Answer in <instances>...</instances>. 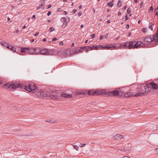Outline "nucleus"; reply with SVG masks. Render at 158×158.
<instances>
[{
	"label": "nucleus",
	"instance_id": "a18cd8bd",
	"mask_svg": "<svg viewBox=\"0 0 158 158\" xmlns=\"http://www.w3.org/2000/svg\"><path fill=\"white\" fill-rule=\"evenodd\" d=\"M95 36V35L94 34H93L90 35V37H91L92 39L94 38Z\"/></svg>",
	"mask_w": 158,
	"mask_h": 158
},
{
	"label": "nucleus",
	"instance_id": "5701e85b",
	"mask_svg": "<svg viewBox=\"0 0 158 158\" xmlns=\"http://www.w3.org/2000/svg\"><path fill=\"white\" fill-rule=\"evenodd\" d=\"M149 85H149L148 84H147L145 85V86H146V90H147L148 92H149L151 91L152 89V87H151V86H150Z\"/></svg>",
	"mask_w": 158,
	"mask_h": 158
},
{
	"label": "nucleus",
	"instance_id": "052dcab7",
	"mask_svg": "<svg viewBox=\"0 0 158 158\" xmlns=\"http://www.w3.org/2000/svg\"><path fill=\"white\" fill-rule=\"evenodd\" d=\"M82 13L81 11L79 12L78 14V17H80Z\"/></svg>",
	"mask_w": 158,
	"mask_h": 158
},
{
	"label": "nucleus",
	"instance_id": "603ef678",
	"mask_svg": "<svg viewBox=\"0 0 158 158\" xmlns=\"http://www.w3.org/2000/svg\"><path fill=\"white\" fill-rule=\"evenodd\" d=\"M127 5H126L123 7L122 8V9L123 10H125L127 8Z\"/></svg>",
	"mask_w": 158,
	"mask_h": 158
},
{
	"label": "nucleus",
	"instance_id": "aec40b11",
	"mask_svg": "<svg viewBox=\"0 0 158 158\" xmlns=\"http://www.w3.org/2000/svg\"><path fill=\"white\" fill-rule=\"evenodd\" d=\"M64 51L62 50H60L57 52V54L63 57V54Z\"/></svg>",
	"mask_w": 158,
	"mask_h": 158
},
{
	"label": "nucleus",
	"instance_id": "8fccbe9b",
	"mask_svg": "<svg viewBox=\"0 0 158 158\" xmlns=\"http://www.w3.org/2000/svg\"><path fill=\"white\" fill-rule=\"evenodd\" d=\"M104 38V36L103 35H101L100 36L99 39L100 40H102L103 38Z\"/></svg>",
	"mask_w": 158,
	"mask_h": 158
},
{
	"label": "nucleus",
	"instance_id": "c03bdc74",
	"mask_svg": "<svg viewBox=\"0 0 158 158\" xmlns=\"http://www.w3.org/2000/svg\"><path fill=\"white\" fill-rule=\"evenodd\" d=\"M52 6L51 4H49L47 6L46 8V9H48L49 8H50L52 7Z\"/></svg>",
	"mask_w": 158,
	"mask_h": 158
},
{
	"label": "nucleus",
	"instance_id": "20e7f679",
	"mask_svg": "<svg viewBox=\"0 0 158 158\" xmlns=\"http://www.w3.org/2000/svg\"><path fill=\"white\" fill-rule=\"evenodd\" d=\"M157 33H156L153 35H147L143 39V41L148 43V44H151L153 42L158 43V40L157 37Z\"/></svg>",
	"mask_w": 158,
	"mask_h": 158
},
{
	"label": "nucleus",
	"instance_id": "4be33fe9",
	"mask_svg": "<svg viewBox=\"0 0 158 158\" xmlns=\"http://www.w3.org/2000/svg\"><path fill=\"white\" fill-rule=\"evenodd\" d=\"M91 48H90V50H92L93 49L96 50L99 49V48H98V45H92L91 46Z\"/></svg>",
	"mask_w": 158,
	"mask_h": 158
},
{
	"label": "nucleus",
	"instance_id": "338daca9",
	"mask_svg": "<svg viewBox=\"0 0 158 158\" xmlns=\"http://www.w3.org/2000/svg\"><path fill=\"white\" fill-rule=\"evenodd\" d=\"M92 10H93L92 11H93V13L94 14L95 12V9H94V8H93Z\"/></svg>",
	"mask_w": 158,
	"mask_h": 158
},
{
	"label": "nucleus",
	"instance_id": "393cba45",
	"mask_svg": "<svg viewBox=\"0 0 158 158\" xmlns=\"http://www.w3.org/2000/svg\"><path fill=\"white\" fill-rule=\"evenodd\" d=\"M49 97L51 98H52V99H55V100H57L58 99L57 96L51 94H50V95L49 96Z\"/></svg>",
	"mask_w": 158,
	"mask_h": 158
},
{
	"label": "nucleus",
	"instance_id": "423d86ee",
	"mask_svg": "<svg viewBox=\"0 0 158 158\" xmlns=\"http://www.w3.org/2000/svg\"><path fill=\"white\" fill-rule=\"evenodd\" d=\"M118 47H116L113 44H109L105 46H104V49L107 50H113L114 49H118Z\"/></svg>",
	"mask_w": 158,
	"mask_h": 158
},
{
	"label": "nucleus",
	"instance_id": "79ce46f5",
	"mask_svg": "<svg viewBox=\"0 0 158 158\" xmlns=\"http://www.w3.org/2000/svg\"><path fill=\"white\" fill-rule=\"evenodd\" d=\"M143 3V1L140 4V8H142Z\"/></svg>",
	"mask_w": 158,
	"mask_h": 158
},
{
	"label": "nucleus",
	"instance_id": "72a5a7b5",
	"mask_svg": "<svg viewBox=\"0 0 158 158\" xmlns=\"http://www.w3.org/2000/svg\"><path fill=\"white\" fill-rule=\"evenodd\" d=\"M150 24V23L149 24ZM148 28L149 29H150L151 30H152V31L153 30V27H152V25L149 24L148 25Z\"/></svg>",
	"mask_w": 158,
	"mask_h": 158
},
{
	"label": "nucleus",
	"instance_id": "864d4df0",
	"mask_svg": "<svg viewBox=\"0 0 158 158\" xmlns=\"http://www.w3.org/2000/svg\"><path fill=\"white\" fill-rule=\"evenodd\" d=\"M77 9H74L72 11V12L73 13V14H74L77 12Z\"/></svg>",
	"mask_w": 158,
	"mask_h": 158
},
{
	"label": "nucleus",
	"instance_id": "6e6d98bb",
	"mask_svg": "<svg viewBox=\"0 0 158 158\" xmlns=\"http://www.w3.org/2000/svg\"><path fill=\"white\" fill-rule=\"evenodd\" d=\"M130 27L129 25L128 24H127L126 27V28L127 29H128Z\"/></svg>",
	"mask_w": 158,
	"mask_h": 158
},
{
	"label": "nucleus",
	"instance_id": "f704fd0d",
	"mask_svg": "<svg viewBox=\"0 0 158 158\" xmlns=\"http://www.w3.org/2000/svg\"><path fill=\"white\" fill-rule=\"evenodd\" d=\"M138 94H139V96H143V95H144L145 94H144V92H139L138 93Z\"/></svg>",
	"mask_w": 158,
	"mask_h": 158
},
{
	"label": "nucleus",
	"instance_id": "2eb2a0df",
	"mask_svg": "<svg viewBox=\"0 0 158 158\" xmlns=\"http://www.w3.org/2000/svg\"><path fill=\"white\" fill-rule=\"evenodd\" d=\"M141 89L140 90V91L141 92H144V94L146 93V86H145V85H144V84H141Z\"/></svg>",
	"mask_w": 158,
	"mask_h": 158
},
{
	"label": "nucleus",
	"instance_id": "b1692460",
	"mask_svg": "<svg viewBox=\"0 0 158 158\" xmlns=\"http://www.w3.org/2000/svg\"><path fill=\"white\" fill-rule=\"evenodd\" d=\"M114 2V0H112V1L107 3V5L110 7H112L114 5V3L112 2Z\"/></svg>",
	"mask_w": 158,
	"mask_h": 158
},
{
	"label": "nucleus",
	"instance_id": "f257e3e1",
	"mask_svg": "<svg viewBox=\"0 0 158 158\" xmlns=\"http://www.w3.org/2000/svg\"><path fill=\"white\" fill-rule=\"evenodd\" d=\"M85 91L77 92L73 94L74 96L81 95L82 97L85 96H88V95L94 96L102 95L104 96H114L118 97V94H119V90H113L110 92L107 91L105 90H93L89 89L86 92Z\"/></svg>",
	"mask_w": 158,
	"mask_h": 158
},
{
	"label": "nucleus",
	"instance_id": "680f3d73",
	"mask_svg": "<svg viewBox=\"0 0 158 158\" xmlns=\"http://www.w3.org/2000/svg\"><path fill=\"white\" fill-rule=\"evenodd\" d=\"M45 3L43 2L41 4H40L39 5H40L41 6H44L45 5Z\"/></svg>",
	"mask_w": 158,
	"mask_h": 158
},
{
	"label": "nucleus",
	"instance_id": "7c9ffc66",
	"mask_svg": "<svg viewBox=\"0 0 158 158\" xmlns=\"http://www.w3.org/2000/svg\"><path fill=\"white\" fill-rule=\"evenodd\" d=\"M98 48L99 49H104V46L102 45H98Z\"/></svg>",
	"mask_w": 158,
	"mask_h": 158
},
{
	"label": "nucleus",
	"instance_id": "37998d69",
	"mask_svg": "<svg viewBox=\"0 0 158 158\" xmlns=\"http://www.w3.org/2000/svg\"><path fill=\"white\" fill-rule=\"evenodd\" d=\"M77 50H78V49H76L74 51V52H73V54H74L76 53H77L78 52Z\"/></svg>",
	"mask_w": 158,
	"mask_h": 158
},
{
	"label": "nucleus",
	"instance_id": "6ab92c4d",
	"mask_svg": "<svg viewBox=\"0 0 158 158\" xmlns=\"http://www.w3.org/2000/svg\"><path fill=\"white\" fill-rule=\"evenodd\" d=\"M69 53V52L68 49H65L64 51L63 54V57H67Z\"/></svg>",
	"mask_w": 158,
	"mask_h": 158
},
{
	"label": "nucleus",
	"instance_id": "f8f14e48",
	"mask_svg": "<svg viewBox=\"0 0 158 158\" xmlns=\"http://www.w3.org/2000/svg\"><path fill=\"white\" fill-rule=\"evenodd\" d=\"M61 96L65 98H70L72 97V94H67L66 93H62L61 94Z\"/></svg>",
	"mask_w": 158,
	"mask_h": 158
},
{
	"label": "nucleus",
	"instance_id": "c9c22d12",
	"mask_svg": "<svg viewBox=\"0 0 158 158\" xmlns=\"http://www.w3.org/2000/svg\"><path fill=\"white\" fill-rule=\"evenodd\" d=\"M142 31L144 33H145L147 32L146 28L145 27H143L142 29Z\"/></svg>",
	"mask_w": 158,
	"mask_h": 158
},
{
	"label": "nucleus",
	"instance_id": "f03ea898",
	"mask_svg": "<svg viewBox=\"0 0 158 158\" xmlns=\"http://www.w3.org/2000/svg\"><path fill=\"white\" fill-rule=\"evenodd\" d=\"M3 87L11 91L18 88L22 89L24 87L25 90L32 93L35 92L37 88L35 85L29 84L27 85H25L23 83H20L18 82L13 81L6 83L3 85Z\"/></svg>",
	"mask_w": 158,
	"mask_h": 158
},
{
	"label": "nucleus",
	"instance_id": "13d9d810",
	"mask_svg": "<svg viewBox=\"0 0 158 158\" xmlns=\"http://www.w3.org/2000/svg\"><path fill=\"white\" fill-rule=\"evenodd\" d=\"M3 44H4V46H8V45H9V44L7 43H6V42H3Z\"/></svg>",
	"mask_w": 158,
	"mask_h": 158
},
{
	"label": "nucleus",
	"instance_id": "9b49d317",
	"mask_svg": "<svg viewBox=\"0 0 158 158\" xmlns=\"http://www.w3.org/2000/svg\"><path fill=\"white\" fill-rule=\"evenodd\" d=\"M131 90L128 91L126 93L124 94V97H132V94L133 93L131 92Z\"/></svg>",
	"mask_w": 158,
	"mask_h": 158
},
{
	"label": "nucleus",
	"instance_id": "58836bf2",
	"mask_svg": "<svg viewBox=\"0 0 158 158\" xmlns=\"http://www.w3.org/2000/svg\"><path fill=\"white\" fill-rule=\"evenodd\" d=\"M139 94H138V93H137L136 94H132V97H138V96H139Z\"/></svg>",
	"mask_w": 158,
	"mask_h": 158
},
{
	"label": "nucleus",
	"instance_id": "2f4dec72",
	"mask_svg": "<svg viewBox=\"0 0 158 158\" xmlns=\"http://www.w3.org/2000/svg\"><path fill=\"white\" fill-rule=\"evenodd\" d=\"M131 12V9L130 8H128L127 10V14H129Z\"/></svg>",
	"mask_w": 158,
	"mask_h": 158
},
{
	"label": "nucleus",
	"instance_id": "774afa93",
	"mask_svg": "<svg viewBox=\"0 0 158 158\" xmlns=\"http://www.w3.org/2000/svg\"><path fill=\"white\" fill-rule=\"evenodd\" d=\"M156 150V153L158 154V148L155 149Z\"/></svg>",
	"mask_w": 158,
	"mask_h": 158
},
{
	"label": "nucleus",
	"instance_id": "bb28decb",
	"mask_svg": "<svg viewBox=\"0 0 158 158\" xmlns=\"http://www.w3.org/2000/svg\"><path fill=\"white\" fill-rule=\"evenodd\" d=\"M122 2L120 0H119L117 4V6L118 7H120L122 5Z\"/></svg>",
	"mask_w": 158,
	"mask_h": 158
},
{
	"label": "nucleus",
	"instance_id": "39448f33",
	"mask_svg": "<svg viewBox=\"0 0 158 158\" xmlns=\"http://www.w3.org/2000/svg\"><path fill=\"white\" fill-rule=\"evenodd\" d=\"M54 50L52 49L44 48L41 50V54L45 55H52L54 53Z\"/></svg>",
	"mask_w": 158,
	"mask_h": 158
},
{
	"label": "nucleus",
	"instance_id": "3c124183",
	"mask_svg": "<svg viewBox=\"0 0 158 158\" xmlns=\"http://www.w3.org/2000/svg\"><path fill=\"white\" fill-rule=\"evenodd\" d=\"M51 13H52V12L51 11H49L48 13H47V15H48V16H49L51 14Z\"/></svg>",
	"mask_w": 158,
	"mask_h": 158
},
{
	"label": "nucleus",
	"instance_id": "9d476101",
	"mask_svg": "<svg viewBox=\"0 0 158 158\" xmlns=\"http://www.w3.org/2000/svg\"><path fill=\"white\" fill-rule=\"evenodd\" d=\"M35 47H29V49L28 50V54L29 55H35Z\"/></svg>",
	"mask_w": 158,
	"mask_h": 158
},
{
	"label": "nucleus",
	"instance_id": "ddd939ff",
	"mask_svg": "<svg viewBox=\"0 0 158 158\" xmlns=\"http://www.w3.org/2000/svg\"><path fill=\"white\" fill-rule=\"evenodd\" d=\"M29 49V47H20V51L21 52H26L28 53V50Z\"/></svg>",
	"mask_w": 158,
	"mask_h": 158
},
{
	"label": "nucleus",
	"instance_id": "a211bd4d",
	"mask_svg": "<svg viewBox=\"0 0 158 158\" xmlns=\"http://www.w3.org/2000/svg\"><path fill=\"white\" fill-rule=\"evenodd\" d=\"M66 18H68V19L69 20L68 21H67L66 22H65L63 23V24L62 25V28H64L67 26V25L68 24V23L70 21V18L69 17H66Z\"/></svg>",
	"mask_w": 158,
	"mask_h": 158
},
{
	"label": "nucleus",
	"instance_id": "412c9836",
	"mask_svg": "<svg viewBox=\"0 0 158 158\" xmlns=\"http://www.w3.org/2000/svg\"><path fill=\"white\" fill-rule=\"evenodd\" d=\"M130 144H125L124 145V148L126 150H130L131 149Z\"/></svg>",
	"mask_w": 158,
	"mask_h": 158
},
{
	"label": "nucleus",
	"instance_id": "49530a36",
	"mask_svg": "<svg viewBox=\"0 0 158 158\" xmlns=\"http://www.w3.org/2000/svg\"><path fill=\"white\" fill-rule=\"evenodd\" d=\"M125 20L127 21L129 19V18L128 17V16L127 15H126L125 16Z\"/></svg>",
	"mask_w": 158,
	"mask_h": 158
},
{
	"label": "nucleus",
	"instance_id": "a878e982",
	"mask_svg": "<svg viewBox=\"0 0 158 158\" xmlns=\"http://www.w3.org/2000/svg\"><path fill=\"white\" fill-rule=\"evenodd\" d=\"M119 94H118V97L119 98L123 95V94L124 93V92L119 90Z\"/></svg>",
	"mask_w": 158,
	"mask_h": 158
},
{
	"label": "nucleus",
	"instance_id": "5fc2aeb1",
	"mask_svg": "<svg viewBox=\"0 0 158 158\" xmlns=\"http://www.w3.org/2000/svg\"><path fill=\"white\" fill-rule=\"evenodd\" d=\"M39 34V32H36L34 35V36H36Z\"/></svg>",
	"mask_w": 158,
	"mask_h": 158
},
{
	"label": "nucleus",
	"instance_id": "09e8293b",
	"mask_svg": "<svg viewBox=\"0 0 158 158\" xmlns=\"http://www.w3.org/2000/svg\"><path fill=\"white\" fill-rule=\"evenodd\" d=\"M150 11L152 12L153 10V8L152 6H151L150 9Z\"/></svg>",
	"mask_w": 158,
	"mask_h": 158
},
{
	"label": "nucleus",
	"instance_id": "f3484780",
	"mask_svg": "<svg viewBox=\"0 0 158 158\" xmlns=\"http://www.w3.org/2000/svg\"><path fill=\"white\" fill-rule=\"evenodd\" d=\"M90 48H91V46L81 47V48L82 49L83 51H84L86 52L90 50Z\"/></svg>",
	"mask_w": 158,
	"mask_h": 158
},
{
	"label": "nucleus",
	"instance_id": "4468645a",
	"mask_svg": "<svg viewBox=\"0 0 158 158\" xmlns=\"http://www.w3.org/2000/svg\"><path fill=\"white\" fill-rule=\"evenodd\" d=\"M41 48L39 47L35 48V54H41Z\"/></svg>",
	"mask_w": 158,
	"mask_h": 158
},
{
	"label": "nucleus",
	"instance_id": "cd10ccee",
	"mask_svg": "<svg viewBox=\"0 0 158 158\" xmlns=\"http://www.w3.org/2000/svg\"><path fill=\"white\" fill-rule=\"evenodd\" d=\"M45 121L51 123H53L55 122V121L53 119H48L47 120H46Z\"/></svg>",
	"mask_w": 158,
	"mask_h": 158
},
{
	"label": "nucleus",
	"instance_id": "0e129e2a",
	"mask_svg": "<svg viewBox=\"0 0 158 158\" xmlns=\"http://www.w3.org/2000/svg\"><path fill=\"white\" fill-rule=\"evenodd\" d=\"M59 44L60 45H63V43L62 42V41H60V42H59Z\"/></svg>",
	"mask_w": 158,
	"mask_h": 158
},
{
	"label": "nucleus",
	"instance_id": "a19ab883",
	"mask_svg": "<svg viewBox=\"0 0 158 158\" xmlns=\"http://www.w3.org/2000/svg\"><path fill=\"white\" fill-rule=\"evenodd\" d=\"M109 34V33H106V34L104 35L103 36H104V38H105V39L107 38Z\"/></svg>",
	"mask_w": 158,
	"mask_h": 158
},
{
	"label": "nucleus",
	"instance_id": "7ed1b4c3",
	"mask_svg": "<svg viewBox=\"0 0 158 158\" xmlns=\"http://www.w3.org/2000/svg\"><path fill=\"white\" fill-rule=\"evenodd\" d=\"M139 41L133 40L131 41H127L123 44L121 43H119L118 44H119V45L120 46L121 48H125L126 47L128 49H135L145 47V44L142 42L139 43Z\"/></svg>",
	"mask_w": 158,
	"mask_h": 158
},
{
	"label": "nucleus",
	"instance_id": "473e14b6",
	"mask_svg": "<svg viewBox=\"0 0 158 158\" xmlns=\"http://www.w3.org/2000/svg\"><path fill=\"white\" fill-rule=\"evenodd\" d=\"M49 30L50 31L49 32H51L55 30V28L54 27H50L49 28Z\"/></svg>",
	"mask_w": 158,
	"mask_h": 158
},
{
	"label": "nucleus",
	"instance_id": "4d7b16f0",
	"mask_svg": "<svg viewBox=\"0 0 158 158\" xmlns=\"http://www.w3.org/2000/svg\"><path fill=\"white\" fill-rule=\"evenodd\" d=\"M86 143H85V144H81L80 146V147H84L86 145Z\"/></svg>",
	"mask_w": 158,
	"mask_h": 158
},
{
	"label": "nucleus",
	"instance_id": "de8ad7c7",
	"mask_svg": "<svg viewBox=\"0 0 158 158\" xmlns=\"http://www.w3.org/2000/svg\"><path fill=\"white\" fill-rule=\"evenodd\" d=\"M57 38L56 37H54L52 39V41H55L57 40Z\"/></svg>",
	"mask_w": 158,
	"mask_h": 158
},
{
	"label": "nucleus",
	"instance_id": "1a4fd4ad",
	"mask_svg": "<svg viewBox=\"0 0 158 158\" xmlns=\"http://www.w3.org/2000/svg\"><path fill=\"white\" fill-rule=\"evenodd\" d=\"M150 85L152 87L153 89H158V85L154 82H151L150 83Z\"/></svg>",
	"mask_w": 158,
	"mask_h": 158
},
{
	"label": "nucleus",
	"instance_id": "6e6552de",
	"mask_svg": "<svg viewBox=\"0 0 158 158\" xmlns=\"http://www.w3.org/2000/svg\"><path fill=\"white\" fill-rule=\"evenodd\" d=\"M123 138V136L122 135L117 134L113 137V139L114 140H120Z\"/></svg>",
	"mask_w": 158,
	"mask_h": 158
},
{
	"label": "nucleus",
	"instance_id": "4c0bfd02",
	"mask_svg": "<svg viewBox=\"0 0 158 158\" xmlns=\"http://www.w3.org/2000/svg\"><path fill=\"white\" fill-rule=\"evenodd\" d=\"M139 94H138V93H137L136 94H132V97H138V96H139Z\"/></svg>",
	"mask_w": 158,
	"mask_h": 158
},
{
	"label": "nucleus",
	"instance_id": "bf43d9fd",
	"mask_svg": "<svg viewBox=\"0 0 158 158\" xmlns=\"http://www.w3.org/2000/svg\"><path fill=\"white\" fill-rule=\"evenodd\" d=\"M120 10H121V9H120L119 10V12H118V16H119V15H121L122 14H121V12H120Z\"/></svg>",
	"mask_w": 158,
	"mask_h": 158
},
{
	"label": "nucleus",
	"instance_id": "e2e57ef3",
	"mask_svg": "<svg viewBox=\"0 0 158 158\" xmlns=\"http://www.w3.org/2000/svg\"><path fill=\"white\" fill-rule=\"evenodd\" d=\"M35 15H33L31 17V19L32 20L34 19H35Z\"/></svg>",
	"mask_w": 158,
	"mask_h": 158
},
{
	"label": "nucleus",
	"instance_id": "dca6fc26",
	"mask_svg": "<svg viewBox=\"0 0 158 158\" xmlns=\"http://www.w3.org/2000/svg\"><path fill=\"white\" fill-rule=\"evenodd\" d=\"M41 95L43 96L44 98H45L47 97H49L50 95V93L47 92H42L40 93Z\"/></svg>",
	"mask_w": 158,
	"mask_h": 158
},
{
	"label": "nucleus",
	"instance_id": "c85d7f7f",
	"mask_svg": "<svg viewBox=\"0 0 158 158\" xmlns=\"http://www.w3.org/2000/svg\"><path fill=\"white\" fill-rule=\"evenodd\" d=\"M69 53L71 54H73V53L74 51V49L73 48H71L69 50Z\"/></svg>",
	"mask_w": 158,
	"mask_h": 158
},
{
	"label": "nucleus",
	"instance_id": "0eeeda50",
	"mask_svg": "<svg viewBox=\"0 0 158 158\" xmlns=\"http://www.w3.org/2000/svg\"><path fill=\"white\" fill-rule=\"evenodd\" d=\"M9 49H10L11 51H13L14 52H15L18 54H19V52L20 53L19 49H16L15 48L11 45H10V46H9Z\"/></svg>",
	"mask_w": 158,
	"mask_h": 158
},
{
	"label": "nucleus",
	"instance_id": "69168bd1",
	"mask_svg": "<svg viewBox=\"0 0 158 158\" xmlns=\"http://www.w3.org/2000/svg\"><path fill=\"white\" fill-rule=\"evenodd\" d=\"M63 14L65 15H66L68 13L67 11H63Z\"/></svg>",
	"mask_w": 158,
	"mask_h": 158
},
{
	"label": "nucleus",
	"instance_id": "ea45409f",
	"mask_svg": "<svg viewBox=\"0 0 158 158\" xmlns=\"http://www.w3.org/2000/svg\"><path fill=\"white\" fill-rule=\"evenodd\" d=\"M77 51H78V52H82L83 51L82 49L81 48V47H80V49H78Z\"/></svg>",
	"mask_w": 158,
	"mask_h": 158
},
{
	"label": "nucleus",
	"instance_id": "c756f323",
	"mask_svg": "<svg viewBox=\"0 0 158 158\" xmlns=\"http://www.w3.org/2000/svg\"><path fill=\"white\" fill-rule=\"evenodd\" d=\"M61 21L62 22H67V20H66V18L64 17H62L60 19Z\"/></svg>",
	"mask_w": 158,
	"mask_h": 158
},
{
	"label": "nucleus",
	"instance_id": "e433bc0d",
	"mask_svg": "<svg viewBox=\"0 0 158 158\" xmlns=\"http://www.w3.org/2000/svg\"><path fill=\"white\" fill-rule=\"evenodd\" d=\"M73 146L74 147V148L77 151H78L79 150V147L78 146H77V145H73Z\"/></svg>",
	"mask_w": 158,
	"mask_h": 158
}]
</instances>
